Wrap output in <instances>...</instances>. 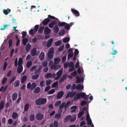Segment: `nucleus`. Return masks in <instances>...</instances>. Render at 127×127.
I'll return each mask as SVG.
<instances>
[{"mask_svg":"<svg viewBox=\"0 0 127 127\" xmlns=\"http://www.w3.org/2000/svg\"><path fill=\"white\" fill-rule=\"evenodd\" d=\"M47 102L46 98H39L37 99L35 101L36 104L38 105H40L45 104Z\"/></svg>","mask_w":127,"mask_h":127,"instance_id":"obj_1","label":"nucleus"},{"mask_svg":"<svg viewBox=\"0 0 127 127\" xmlns=\"http://www.w3.org/2000/svg\"><path fill=\"white\" fill-rule=\"evenodd\" d=\"M27 88L28 89H30L31 91L33 90L36 86V85L34 83L32 84L30 82L28 83L27 85Z\"/></svg>","mask_w":127,"mask_h":127,"instance_id":"obj_2","label":"nucleus"},{"mask_svg":"<svg viewBox=\"0 0 127 127\" xmlns=\"http://www.w3.org/2000/svg\"><path fill=\"white\" fill-rule=\"evenodd\" d=\"M54 53V49L53 48H51L49 50L47 54V57L50 60L52 59L53 56V54Z\"/></svg>","mask_w":127,"mask_h":127,"instance_id":"obj_3","label":"nucleus"},{"mask_svg":"<svg viewBox=\"0 0 127 127\" xmlns=\"http://www.w3.org/2000/svg\"><path fill=\"white\" fill-rule=\"evenodd\" d=\"M76 93V92H73L72 90V92L69 91L65 96V98L67 99L69 97L72 98L75 95Z\"/></svg>","mask_w":127,"mask_h":127,"instance_id":"obj_4","label":"nucleus"},{"mask_svg":"<svg viewBox=\"0 0 127 127\" xmlns=\"http://www.w3.org/2000/svg\"><path fill=\"white\" fill-rule=\"evenodd\" d=\"M43 116L41 113H37L36 116V119L38 121L41 120L43 119Z\"/></svg>","mask_w":127,"mask_h":127,"instance_id":"obj_5","label":"nucleus"},{"mask_svg":"<svg viewBox=\"0 0 127 127\" xmlns=\"http://www.w3.org/2000/svg\"><path fill=\"white\" fill-rule=\"evenodd\" d=\"M67 76V74H64L63 75L59 81V83L61 84L62 82H64L65 80L66 79Z\"/></svg>","mask_w":127,"mask_h":127,"instance_id":"obj_6","label":"nucleus"},{"mask_svg":"<svg viewBox=\"0 0 127 127\" xmlns=\"http://www.w3.org/2000/svg\"><path fill=\"white\" fill-rule=\"evenodd\" d=\"M50 21V19L47 18L43 20L42 21V23L43 25H47Z\"/></svg>","mask_w":127,"mask_h":127,"instance_id":"obj_7","label":"nucleus"},{"mask_svg":"<svg viewBox=\"0 0 127 127\" xmlns=\"http://www.w3.org/2000/svg\"><path fill=\"white\" fill-rule=\"evenodd\" d=\"M64 94V92L63 91H61L58 92L57 94V98L58 99L61 98Z\"/></svg>","mask_w":127,"mask_h":127,"instance_id":"obj_8","label":"nucleus"},{"mask_svg":"<svg viewBox=\"0 0 127 127\" xmlns=\"http://www.w3.org/2000/svg\"><path fill=\"white\" fill-rule=\"evenodd\" d=\"M53 39L51 38L46 43V46L47 47L49 48L50 47L53 42Z\"/></svg>","mask_w":127,"mask_h":127,"instance_id":"obj_9","label":"nucleus"},{"mask_svg":"<svg viewBox=\"0 0 127 127\" xmlns=\"http://www.w3.org/2000/svg\"><path fill=\"white\" fill-rule=\"evenodd\" d=\"M59 124L57 121H54V124H51L50 126V127H58Z\"/></svg>","mask_w":127,"mask_h":127,"instance_id":"obj_10","label":"nucleus"},{"mask_svg":"<svg viewBox=\"0 0 127 127\" xmlns=\"http://www.w3.org/2000/svg\"><path fill=\"white\" fill-rule=\"evenodd\" d=\"M57 22L56 21H54L50 23L48 25V26L50 28H52L57 23Z\"/></svg>","mask_w":127,"mask_h":127,"instance_id":"obj_11","label":"nucleus"},{"mask_svg":"<svg viewBox=\"0 0 127 127\" xmlns=\"http://www.w3.org/2000/svg\"><path fill=\"white\" fill-rule=\"evenodd\" d=\"M71 118V116L70 115H68L66 116L64 120V122L65 123H66L68 122Z\"/></svg>","mask_w":127,"mask_h":127,"instance_id":"obj_12","label":"nucleus"},{"mask_svg":"<svg viewBox=\"0 0 127 127\" xmlns=\"http://www.w3.org/2000/svg\"><path fill=\"white\" fill-rule=\"evenodd\" d=\"M51 32L50 29L48 27H46L44 30V33L45 34H49Z\"/></svg>","mask_w":127,"mask_h":127,"instance_id":"obj_13","label":"nucleus"},{"mask_svg":"<svg viewBox=\"0 0 127 127\" xmlns=\"http://www.w3.org/2000/svg\"><path fill=\"white\" fill-rule=\"evenodd\" d=\"M39 59L41 60H43L45 58V54L43 52H42L39 54Z\"/></svg>","mask_w":127,"mask_h":127,"instance_id":"obj_14","label":"nucleus"},{"mask_svg":"<svg viewBox=\"0 0 127 127\" xmlns=\"http://www.w3.org/2000/svg\"><path fill=\"white\" fill-rule=\"evenodd\" d=\"M29 118L30 121L32 122L34 120L35 118L34 113H32L29 116Z\"/></svg>","mask_w":127,"mask_h":127,"instance_id":"obj_15","label":"nucleus"},{"mask_svg":"<svg viewBox=\"0 0 127 127\" xmlns=\"http://www.w3.org/2000/svg\"><path fill=\"white\" fill-rule=\"evenodd\" d=\"M72 12L74 13L75 15L77 16H78L79 15V12L77 10L74 9H71Z\"/></svg>","mask_w":127,"mask_h":127,"instance_id":"obj_16","label":"nucleus"},{"mask_svg":"<svg viewBox=\"0 0 127 127\" xmlns=\"http://www.w3.org/2000/svg\"><path fill=\"white\" fill-rule=\"evenodd\" d=\"M17 69V72L19 73H21L23 71V67L22 66H18Z\"/></svg>","mask_w":127,"mask_h":127,"instance_id":"obj_17","label":"nucleus"},{"mask_svg":"<svg viewBox=\"0 0 127 127\" xmlns=\"http://www.w3.org/2000/svg\"><path fill=\"white\" fill-rule=\"evenodd\" d=\"M36 48H34L33 49L31 52V55L32 56H35L36 54Z\"/></svg>","mask_w":127,"mask_h":127,"instance_id":"obj_18","label":"nucleus"},{"mask_svg":"<svg viewBox=\"0 0 127 127\" xmlns=\"http://www.w3.org/2000/svg\"><path fill=\"white\" fill-rule=\"evenodd\" d=\"M80 98V94L79 93H77L74 96V101H76L77 99H79Z\"/></svg>","mask_w":127,"mask_h":127,"instance_id":"obj_19","label":"nucleus"},{"mask_svg":"<svg viewBox=\"0 0 127 127\" xmlns=\"http://www.w3.org/2000/svg\"><path fill=\"white\" fill-rule=\"evenodd\" d=\"M27 76L26 75H24L22 77L21 80V82L22 83L24 84L26 81L27 79Z\"/></svg>","mask_w":127,"mask_h":127,"instance_id":"obj_20","label":"nucleus"},{"mask_svg":"<svg viewBox=\"0 0 127 127\" xmlns=\"http://www.w3.org/2000/svg\"><path fill=\"white\" fill-rule=\"evenodd\" d=\"M60 61L61 59L60 58H57L54 59V63L55 64H58L60 62Z\"/></svg>","mask_w":127,"mask_h":127,"instance_id":"obj_21","label":"nucleus"},{"mask_svg":"<svg viewBox=\"0 0 127 127\" xmlns=\"http://www.w3.org/2000/svg\"><path fill=\"white\" fill-rule=\"evenodd\" d=\"M30 107V105L29 103H27L26 104L24 107V111L26 112L29 109Z\"/></svg>","mask_w":127,"mask_h":127,"instance_id":"obj_22","label":"nucleus"},{"mask_svg":"<svg viewBox=\"0 0 127 127\" xmlns=\"http://www.w3.org/2000/svg\"><path fill=\"white\" fill-rule=\"evenodd\" d=\"M62 115L61 112H59L55 115V117L57 119H59L61 117Z\"/></svg>","mask_w":127,"mask_h":127,"instance_id":"obj_23","label":"nucleus"},{"mask_svg":"<svg viewBox=\"0 0 127 127\" xmlns=\"http://www.w3.org/2000/svg\"><path fill=\"white\" fill-rule=\"evenodd\" d=\"M84 86L83 85H81L80 84L78 85L77 86L76 89L81 90L83 89Z\"/></svg>","mask_w":127,"mask_h":127,"instance_id":"obj_24","label":"nucleus"},{"mask_svg":"<svg viewBox=\"0 0 127 127\" xmlns=\"http://www.w3.org/2000/svg\"><path fill=\"white\" fill-rule=\"evenodd\" d=\"M53 29L55 33H57L59 31V29L57 25H56L54 28Z\"/></svg>","mask_w":127,"mask_h":127,"instance_id":"obj_25","label":"nucleus"},{"mask_svg":"<svg viewBox=\"0 0 127 127\" xmlns=\"http://www.w3.org/2000/svg\"><path fill=\"white\" fill-rule=\"evenodd\" d=\"M17 96V95L16 92L14 93L12 95V99L14 101L16 100Z\"/></svg>","mask_w":127,"mask_h":127,"instance_id":"obj_26","label":"nucleus"},{"mask_svg":"<svg viewBox=\"0 0 127 127\" xmlns=\"http://www.w3.org/2000/svg\"><path fill=\"white\" fill-rule=\"evenodd\" d=\"M40 88L39 87H37L34 89V92L35 93L37 94L40 92Z\"/></svg>","mask_w":127,"mask_h":127,"instance_id":"obj_27","label":"nucleus"},{"mask_svg":"<svg viewBox=\"0 0 127 127\" xmlns=\"http://www.w3.org/2000/svg\"><path fill=\"white\" fill-rule=\"evenodd\" d=\"M31 46L29 43L28 44L26 45L25 47L26 50L27 52H28L29 50L31 48Z\"/></svg>","mask_w":127,"mask_h":127,"instance_id":"obj_28","label":"nucleus"},{"mask_svg":"<svg viewBox=\"0 0 127 127\" xmlns=\"http://www.w3.org/2000/svg\"><path fill=\"white\" fill-rule=\"evenodd\" d=\"M23 62V60L22 58H20L18 60V66H22V64Z\"/></svg>","mask_w":127,"mask_h":127,"instance_id":"obj_29","label":"nucleus"},{"mask_svg":"<svg viewBox=\"0 0 127 127\" xmlns=\"http://www.w3.org/2000/svg\"><path fill=\"white\" fill-rule=\"evenodd\" d=\"M66 24V23L64 22H60V21H59L58 24V26H64Z\"/></svg>","mask_w":127,"mask_h":127,"instance_id":"obj_30","label":"nucleus"},{"mask_svg":"<svg viewBox=\"0 0 127 127\" xmlns=\"http://www.w3.org/2000/svg\"><path fill=\"white\" fill-rule=\"evenodd\" d=\"M4 105V101L2 100L1 101L0 103V110H1L3 108Z\"/></svg>","mask_w":127,"mask_h":127,"instance_id":"obj_31","label":"nucleus"},{"mask_svg":"<svg viewBox=\"0 0 127 127\" xmlns=\"http://www.w3.org/2000/svg\"><path fill=\"white\" fill-rule=\"evenodd\" d=\"M35 32H36L35 31L34 29H32L30 30L29 31V33L32 36H33Z\"/></svg>","mask_w":127,"mask_h":127,"instance_id":"obj_32","label":"nucleus"},{"mask_svg":"<svg viewBox=\"0 0 127 127\" xmlns=\"http://www.w3.org/2000/svg\"><path fill=\"white\" fill-rule=\"evenodd\" d=\"M20 84V81L19 80H16L14 83V85L15 87H17L19 86Z\"/></svg>","mask_w":127,"mask_h":127,"instance_id":"obj_33","label":"nucleus"},{"mask_svg":"<svg viewBox=\"0 0 127 127\" xmlns=\"http://www.w3.org/2000/svg\"><path fill=\"white\" fill-rule=\"evenodd\" d=\"M18 114L17 113L13 112L12 115V117L14 119H16L17 117L18 116Z\"/></svg>","mask_w":127,"mask_h":127,"instance_id":"obj_34","label":"nucleus"},{"mask_svg":"<svg viewBox=\"0 0 127 127\" xmlns=\"http://www.w3.org/2000/svg\"><path fill=\"white\" fill-rule=\"evenodd\" d=\"M28 41V40L27 38H24L22 40L23 44L24 45H25L26 44Z\"/></svg>","mask_w":127,"mask_h":127,"instance_id":"obj_35","label":"nucleus"},{"mask_svg":"<svg viewBox=\"0 0 127 127\" xmlns=\"http://www.w3.org/2000/svg\"><path fill=\"white\" fill-rule=\"evenodd\" d=\"M76 78L77 79L76 83H79L81 81L82 82L83 81V79H81L79 77H76Z\"/></svg>","mask_w":127,"mask_h":127,"instance_id":"obj_36","label":"nucleus"},{"mask_svg":"<svg viewBox=\"0 0 127 127\" xmlns=\"http://www.w3.org/2000/svg\"><path fill=\"white\" fill-rule=\"evenodd\" d=\"M62 44V41L61 40H59L55 42V45L57 46H59Z\"/></svg>","mask_w":127,"mask_h":127,"instance_id":"obj_37","label":"nucleus"},{"mask_svg":"<svg viewBox=\"0 0 127 127\" xmlns=\"http://www.w3.org/2000/svg\"><path fill=\"white\" fill-rule=\"evenodd\" d=\"M62 70H59L57 73L56 75L57 76L61 77V76H62Z\"/></svg>","mask_w":127,"mask_h":127,"instance_id":"obj_38","label":"nucleus"},{"mask_svg":"<svg viewBox=\"0 0 127 127\" xmlns=\"http://www.w3.org/2000/svg\"><path fill=\"white\" fill-rule=\"evenodd\" d=\"M32 64V62L31 61H29L27 64V68H29Z\"/></svg>","mask_w":127,"mask_h":127,"instance_id":"obj_39","label":"nucleus"},{"mask_svg":"<svg viewBox=\"0 0 127 127\" xmlns=\"http://www.w3.org/2000/svg\"><path fill=\"white\" fill-rule=\"evenodd\" d=\"M70 38L69 37L65 38L63 40V41L64 43H67L68 42Z\"/></svg>","mask_w":127,"mask_h":127,"instance_id":"obj_40","label":"nucleus"},{"mask_svg":"<svg viewBox=\"0 0 127 127\" xmlns=\"http://www.w3.org/2000/svg\"><path fill=\"white\" fill-rule=\"evenodd\" d=\"M39 76V74H36L32 76V78L33 80H36L38 78Z\"/></svg>","mask_w":127,"mask_h":127,"instance_id":"obj_41","label":"nucleus"},{"mask_svg":"<svg viewBox=\"0 0 127 127\" xmlns=\"http://www.w3.org/2000/svg\"><path fill=\"white\" fill-rule=\"evenodd\" d=\"M84 113L83 111H82L79 113L78 115V117L79 118H80L83 115Z\"/></svg>","mask_w":127,"mask_h":127,"instance_id":"obj_42","label":"nucleus"},{"mask_svg":"<svg viewBox=\"0 0 127 127\" xmlns=\"http://www.w3.org/2000/svg\"><path fill=\"white\" fill-rule=\"evenodd\" d=\"M7 64V62H5L4 63L3 65V71H5V70Z\"/></svg>","mask_w":127,"mask_h":127,"instance_id":"obj_43","label":"nucleus"},{"mask_svg":"<svg viewBox=\"0 0 127 127\" xmlns=\"http://www.w3.org/2000/svg\"><path fill=\"white\" fill-rule=\"evenodd\" d=\"M64 28L66 30H69L70 28V27L69 25V24L66 23V25L64 26Z\"/></svg>","mask_w":127,"mask_h":127,"instance_id":"obj_44","label":"nucleus"},{"mask_svg":"<svg viewBox=\"0 0 127 127\" xmlns=\"http://www.w3.org/2000/svg\"><path fill=\"white\" fill-rule=\"evenodd\" d=\"M65 102L62 103L60 105L59 108L60 109H62L64 107H65Z\"/></svg>","mask_w":127,"mask_h":127,"instance_id":"obj_45","label":"nucleus"},{"mask_svg":"<svg viewBox=\"0 0 127 127\" xmlns=\"http://www.w3.org/2000/svg\"><path fill=\"white\" fill-rule=\"evenodd\" d=\"M61 102L60 100H58L56 102L55 104V106H57L59 105L61 103Z\"/></svg>","mask_w":127,"mask_h":127,"instance_id":"obj_46","label":"nucleus"},{"mask_svg":"<svg viewBox=\"0 0 127 127\" xmlns=\"http://www.w3.org/2000/svg\"><path fill=\"white\" fill-rule=\"evenodd\" d=\"M76 116L75 115H73L72 116V118L70 119V121L71 122H72L76 120Z\"/></svg>","mask_w":127,"mask_h":127,"instance_id":"obj_47","label":"nucleus"},{"mask_svg":"<svg viewBox=\"0 0 127 127\" xmlns=\"http://www.w3.org/2000/svg\"><path fill=\"white\" fill-rule=\"evenodd\" d=\"M65 33V31L64 29H62L60 31L59 34V35H64Z\"/></svg>","mask_w":127,"mask_h":127,"instance_id":"obj_48","label":"nucleus"},{"mask_svg":"<svg viewBox=\"0 0 127 127\" xmlns=\"http://www.w3.org/2000/svg\"><path fill=\"white\" fill-rule=\"evenodd\" d=\"M44 27H40L38 31V32L40 33H42L44 30Z\"/></svg>","mask_w":127,"mask_h":127,"instance_id":"obj_49","label":"nucleus"},{"mask_svg":"<svg viewBox=\"0 0 127 127\" xmlns=\"http://www.w3.org/2000/svg\"><path fill=\"white\" fill-rule=\"evenodd\" d=\"M68 67L69 68H70L74 66V64L73 62H71L69 63L68 64Z\"/></svg>","mask_w":127,"mask_h":127,"instance_id":"obj_50","label":"nucleus"},{"mask_svg":"<svg viewBox=\"0 0 127 127\" xmlns=\"http://www.w3.org/2000/svg\"><path fill=\"white\" fill-rule=\"evenodd\" d=\"M7 81V78L6 77L4 78L2 81V83L3 85H4L6 82Z\"/></svg>","mask_w":127,"mask_h":127,"instance_id":"obj_51","label":"nucleus"},{"mask_svg":"<svg viewBox=\"0 0 127 127\" xmlns=\"http://www.w3.org/2000/svg\"><path fill=\"white\" fill-rule=\"evenodd\" d=\"M80 94V97L81 98H83L85 95V93L84 92H80L79 93Z\"/></svg>","mask_w":127,"mask_h":127,"instance_id":"obj_52","label":"nucleus"},{"mask_svg":"<svg viewBox=\"0 0 127 127\" xmlns=\"http://www.w3.org/2000/svg\"><path fill=\"white\" fill-rule=\"evenodd\" d=\"M51 73H48L45 75V77L46 78H48L51 77Z\"/></svg>","mask_w":127,"mask_h":127,"instance_id":"obj_53","label":"nucleus"},{"mask_svg":"<svg viewBox=\"0 0 127 127\" xmlns=\"http://www.w3.org/2000/svg\"><path fill=\"white\" fill-rule=\"evenodd\" d=\"M52 82V81L50 80H47L46 82V85H50Z\"/></svg>","mask_w":127,"mask_h":127,"instance_id":"obj_54","label":"nucleus"},{"mask_svg":"<svg viewBox=\"0 0 127 127\" xmlns=\"http://www.w3.org/2000/svg\"><path fill=\"white\" fill-rule=\"evenodd\" d=\"M58 84V82L57 81H56L53 83L52 85V86L53 88L55 87Z\"/></svg>","mask_w":127,"mask_h":127,"instance_id":"obj_55","label":"nucleus"},{"mask_svg":"<svg viewBox=\"0 0 127 127\" xmlns=\"http://www.w3.org/2000/svg\"><path fill=\"white\" fill-rule=\"evenodd\" d=\"M55 90L54 89H52L48 92V94H53L55 92Z\"/></svg>","mask_w":127,"mask_h":127,"instance_id":"obj_56","label":"nucleus"},{"mask_svg":"<svg viewBox=\"0 0 127 127\" xmlns=\"http://www.w3.org/2000/svg\"><path fill=\"white\" fill-rule=\"evenodd\" d=\"M64 48V45H62L59 48L58 50L59 51H60L63 50Z\"/></svg>","mask_w":127,"mask_h":127,"instance_id":"obj_57","label":"nucleus"},{"mask_svg":"<svg viewBox=\"0 0 127 127\" xmlns=\"http://www.w3.org/2000/svg\"><path fill=\"white\" fill-rule=\"evenodd\" d=\"M73 56V53H69L67 56L68 59H69L72 58Z\"/></svg>","mask_w":127,"mask_h":127,"instance_id":"obj_58","label":"nucleus"},{"mask_svg":"<svg viewBox=\"0 0 127 127\" xmlns=\"http://www.w3.org/2000/svg\"><path fill=\"white\" fill-rule=\"evenodd\" d=\"M39 27V25H36L34 26V30L36 32L38 30Z\"/></svg>","mask_w":127,"mask_h":127,"instance_id":"obj_59","label":"nucleus"},{"mask_svg":"<svg viewBox=\"0 0 127 127\" xmlns=\"http://www.w3.org/2000/svg\"><path fill=\"white\" fill-rule=\"evenodd\" d=\"M45 82L44 81H41L39 83L40 85L42 87H43L45 86L44 84Z\"/></svg>","mask_w":127,"mask_h":127,"instance_id":"obj_60","label":"nucleus"},{"mask_svg":"<svg viewBox=\"0 0 127 127\" xmlns=\"http://www.w3.org/2000/svg\"><path fill=\"white\" fill-rule=\"evenodd\" d=\"M87 103V102L85 100H83L80 103V105L81 106H83L86 104Z\"/></svg>","mask_w":127,"mask_h":127,"instance_id":"obj_61","label":"nucleus"},{"mask_svg":"<svg viewBox=\"0 0 127 127\" xmlns=\"http://www.w3.org/2000/svg\"><path fill=\"white\" fill-rule=\"evenodd\" d=\"M71 103L70 101H68L66 102V104H65V109H66V108Z\"/></svg>","mask_w":127,"mask_h":127,"instance_id":"obj_62","label":"nucleus"},{"mask_svg":"<svg viewBox=\"0 0 127 127\" xmlns=\"http://www.w3.org/2000/svg\"><path fill=\"white\" fill-rule=\"evenodd\" d=\"M9 26V25L8 24L5 25H4L3 27V28H1L0 30H5L6 27Z\"/></svg>","mask_w":127,"mask_h":127,"instance_id":"obj_63","label":"nucleus"},{"mask_svg":"<svg viewBox=\"0 0 127 127\" xmlns=\"http://www.w3.org/2000/svg\"><path fill=\"white\" fill-rule=\"evenodd\" d=\"M72 88L71 89V90H72L75 89H76L77 86L75 84H73L72 85Z\"/></svg>","mask_w":127,"mask_h":127,"instance_id":"obj_64","label":"nucleus"}]
</instances>
